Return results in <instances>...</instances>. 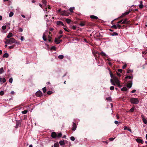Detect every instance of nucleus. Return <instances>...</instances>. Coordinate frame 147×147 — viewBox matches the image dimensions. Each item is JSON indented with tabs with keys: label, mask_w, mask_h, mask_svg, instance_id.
Instances as JSON below:
<instances>
[{
	"label": "nucleus",
	"mask_w": 147,
	"mask_h": 147,
	"mask_svg": "<svg viewBox=\"0 0 147 147\" xmlns=\"http://www.w3.org/2000/svg\"><path fill=\"white\" fill-rule=\"evenodd\" d=\"M63 36V35H61L59 36L58 37V39H60V38H61Z\"/></svg>",
	"instance_id": "obj_56"
},
{
	"label": "nucleus",
	"mask_w": 147,
	"mask_h": 147,
	"mask_svg": "<svg viewBox=\"0 0 147 147\" xmlns=\"http://www.w3.org/2000/svg\"><path fill=\"white\" fill-rule=\"evenodd\" d=\"M106 100H107L109 101H111V98L110 97H107L106 98Z\"/></svg>",
	"instance_id": "obj_36"
},
{
	"label": "nucleus",
	"mask_w": 147,
	"mask_h": 147,
	"mask_svg": "<svg viewBox=\"0 0 147 147\" xmlns=\"http://www.w3.org/2000/svg\"><path fill=\"white\" fill-rule=\"evenodd\" d=\"M42 90L43 91V92L44 93H45L47 91V89L46 87H44L42 88Z\"/></svg>",
	"instance_id": "obj_41"
},
{
	"label": "nucleus",
	"mask_w": 147,
	"mask_h": 147,
	"mask_svg": "<svg viewBox=\"0 0 147 147\" xmlns=\"http://www.w3.org/2000/svg\"><path fill=\"white\" fill-rule=\"evenodd\" d=\"M77 27L76 26H73L72 27V28L74 30H75L76 29Z\"/></svg>",
	"instance_id": "obj_60"
},
{
	"label": "nucleus",
	"mask_w": 147,
	"mask_h": 147,
	"mask_svg": "<svg viewBox=\"0 0 147 147\" xmlns=\"http://www.w3.org/2000/svg\"><path fill=\"white\" fill-rule=\"evenodd\" d=\"M113 80L114 81V82L117 84V85L119 84L120 82V81L119 80L118 78L117 77H114L113 78Z\"/></svg>",
	"instance_id": "obj_5"
},
{
	"label": "nucleus",
	"mask_w": 147,
	"mask_h": 147,
	"mask_svg": "<svg viewBox=\"0 0 147 147\" xmlns=\"http://www.w3.org/2000/svg\"><path fill=\"white\" fill-rule=\"evenodd\" d=\"M15 45L12 46H10L9 47V48L10 49H13L15 46Z\"/></svg>",
	"instance_id": "obj_49"
},
{
	"label": "nucleus",
	"mask_w": 147,
	"mask_h": 147,
	"mask_svg": "<svg viewBox=\"0 0 147 147\" xmlns=\"http://www.w3.org/2000/svg\"><path fill=\"white\" fill-rule=\"evenodd\" d=\"M4 94V92L3 91H1L0 92V95H3Z\"/></svg>",
	"instance_id": "obj_47"
},
{
	"label": "nucleus",
	"mask_w": 147,
	"mask_h": 147,
	"mask_svg": "<svg viewBox=\"0 0 147 147\" xmlns=\"http://www.w3.org/2000/svg\"><path fill=\"white\" fill-rule=\"evenodd\" d=\"M110 89L111 90H113L114 89V87L113 86H111L110 87Z\"/></svg>",
	"instance_id": "obj_44"
},
{
	"label": "nucleus",
	"mask_w": 147,
	"mask_h": 147,
	"mask_svg": "<svg viewBox=\"0 0 147 147\" xmlns=\"http://www.w3.org/2000/svg\"><path fill=\"white\" fill-rule=\"evenodd\" d=\"M5 41H4L5 44H11L14 43L15 42V39L13 38H11L9 39H7L6 38L5 39Z\"/></svg>",
	"instance_id": "obj_2"
},
{
	"label": "nucleus",
	"mask_w": 147,
	"mask_h": 147,
	"mask_svg": "<svg viewBox=\"0 0 147 147\" xmlns=\"http://www.w3.org/2000/svg\"><path fill=\"white\" fill-rule=\"evenodd\" d=\"M19 123L18 122H16V125L15 126V127L16 128H17L18 127V126H19Z\"/></svg>",
	"instance_id": "obj_53"
},
{
	"label": "nucleus",
	"mask_w": 147,
	"mask_h": 147,
	"mask_svg": "<svg viewBox=\"0 0 147 147\" xmlns=\"http://www.w3.org/2000/svg\"><path fill=\"white\" fill-rule=\"evenodd\" d=\"M127 78H129V79H131L133 78V77L131 76H126V77L125 78V79H127Z\"/></svg>",
	"instance_id": "obj_31"
},
{
	"label": "nucleus",
	"mask_w": 147,
	"mask_h": 147,
	"mask_svg": "<svg viewBox=\"0 0 147 147\" xmlns=\"http://www.w3.org/2000/svg\"><path fill=\"white\" fill-rule=\"evenodd\" d=\"M74 7H71L69 9V11H70L71 12L73 13V12H74L73 10H74Z\"/></svg>",
	"instance_id": "obj_28"
},
{
	"label": "nucleus",
	"mask_w": 147,
	"mask_h": 147,
	"mask_svg": "<svg viewBox=\"0 0 147 147\" xmlns=\"http://www.w3.org/2000/svg\"><path fill=\"white\" fill-rule=\"evenodd\" d=\"M111 35L113 36H117L118 35V33L116 32H113L110 33Z\"/></svg>",
	"instance_id": "obj_19"
},
{
	"label": "nucleus",
	"mask_w": 147,
	"mask_h": 147,
	"mask_svg": "<svg viewBox=\"0 0 147 147\" xmlns=\"http://www.w3.org/2000/svg\"><path fill=\"white\" fill-rule=\"evenodd\" d=\"M42 38L45 41H47V36L45 35V33H44L43 35Z\"/></svg>",
	"instance_id": "obj_13"
},
{
	"label": "nucleus",
	"mask_w": 147,
	"mask_h": 147,
	"mask_svg": "<svg viewBox=\"0 0 147 147\" xmlns=\"http://www.w3.org/2000/svg\"><path fill=\"white\" fill-rule=\"evenodd\" d=\"M62 22L60 21H57V24L58 25H61Z\"/></svg>",
	"instance_id": "obj_33"
},
{
	"label": "nucleus",
	"mask_w": 147,
	"mask_h": 147,
	"mask_svg": "<svg viewBox=\"0 0 147 147\" xmlns=\"http://www.w3.org/2000/svg\"><path fill=\"white\" fill-rule=\"evenodd\" d=\"M62 134L61 133H59L58 134V135H57V137L59 138L61 137Z\"/></svg>",
	"instance_id": "obj_30"
},
{
	"label": "nucleus",
	"mask_w": 147,
	"mask_h": 147,
	"mask_svg": "<svg viewBox=\"0 0 147 147\" xmlns=\"http://www.w3.org/2000/svg\"><path fill=\"white\" fill-rule=\"evenodd\" d=\"M90 18L92 19L96 20H97L98 19L97 17L94 15H91L90 16Z\"/></svg>",
	"instance_id": "obj_12"
},
{
	"label": "nucleus",
	"mask_w": 147,
	"mask_h": 147,
	"mask_svg": "<svg viewBox=\"0 0 147 147\" xmlns=\"http://www.w3.org/2000/svg\"><path fill=\"white\" fill-rule=\"evenodd\" d=\"M130 101L132 104H137L139 102L138 99L134 98H131Z\"/></svg>",
	"instance_id": "obj_3"
},
{
	"label": "nucleus",
	"mask_w": 147,
	"mask_h": 147,
	"mask_svg": "<svg viewBox=\"0 0 147 147\" xmlns=\"http://www.w3.org/2000/svg\"><path fill=\"white\" fill-rule=\"evenodd\" d=\"M111 82L112 83V85H113L114 86L116 85V84L114 82V81L113 80L111 79Z\"/></svg>",
	"instance_id": "obj_22"
},
{
	"label": "nucleus",
	"mask_w": 147,
	"mask_h": 147,
	"mask_svg": "<svg viewBox=\"0 0 147 147\" xmlns=\"http://www.w3.org/2000/svg\"><path fill=\"white\" fill-rule=\"evenodd\" d=\"M51 137L53 138H55L57 137V134L56 133L54 132H52L51 134Z\"/></svg>",
	"instance_id": "obj_6"
},
{
	"label": "nucleus",
	"mask_w": 147,
	"mask_h": 147,
	"mask_svg": "<svg viewBox=\"0 0 147 147\" xmlns=\"http://www.w3.org/2000/svg\"><path fill=\"white\" fill-rule=\"evenodd\" d=\"M14 43H16V44H17L18 45L20 44V43L18 41H17L16 40H15V42H14Z\"/></svg>",
	"instance_id": "obj_46"
},
{
	"label": "nucleus",
	"mask_w": 147,
	"mask_h": 147,
	"mask_svg": "<svg viewBox=\"0 0 147 147\" xmlns=\"http://www.w3.org/2000/svg\"><path fill=\"white\" fill-rule=\"evenodd\" d=\"M6 81V80L5 79V78H3L2 79V82L3 83H5Z\"/></svg>",
	"instance_id": "obj_54"
},
{
	"label": "nucleus",
	"mask_w": 147,
	"mask_h": 147,
	"mask_svg": "<svg viewBox=\"0 0 147 147\" xmlns=\"http://www.w3.org/2000/svg\"><path fill=\"white\" fill-rule=\"evenodd\" d=\"M9 56L8 54L7 53H5L3 55V57H7Z\"/></svg>",
	"instance_id": "obj_29"
},
{
	"label": "nucleus",
	"mask_w": 147,
	"mask_h": 147,
	"mask_svg": "<svg viewBox=\"0 0 147 147\" xmlns=\"http://www.w3.org/2000/svg\"><path fill=\"white\" fill-rule=\"evenodd\" d=\"M127 90L126 87H124L121 88V90L122 91H126Z\"/></svg>",
	"instance_id": "obj_20"
},
{
	"label": "nucleus",
	"mask_w": 147,
	"mask_h": 147,
	"mask_svg": "<svg viewBox=\"0 0 147 147\" xmlns=\"http://www.w3.org/2000/svg\"><path fill=\"white\" fill-rule=\"evenodd\" d=\"M132 85V81H130V82L128 83L127 85V87L129 88H131V87Z\"/></svg>",
	"instance_id": "obj_10"
},
{
	"label": "nucleus",
	"mask_w": 147,
	"mask_h": 147,
	"mask_svg": "<svg viewBox=\"0 0 147 147\" xmlns=\"http://www.w3.org/2000/svg\"><path fill=\"white\" fill-rule=\"evenodd\" d=\"M70 139L72 141H74L75 140V138L73 136H71L70 137Z\"/></svg>",
	"instance_id": "obj_45"
},
{
	"label": "nucleus",
	"mask_w": 147,
	"mask_h": 147,
	"mask_svg": "<svg viewBox=\"0 0 147 147\" xmlns=\"http://www.w3.org/2000/svg\"><path fill=\"white\" fill-rule=\"evenodd\" d=\"M142 3V1L140 2V4L139 5V7L140 9L143 8L144 7Z\"/></svg>",
	"instance_id": "obj_14"
},
{
	"label": "nucleus",
	"mask_w": 147,
	"mask_h": 147,
	"mask_svg": "<svg viewBox=\"0 0 147 147\" xmlns=\"http://www.w3.org/2000/svg\"><path fill=\"white\" fill-rule=\"evenodd\" d=\"M127 27V26L125 25H123V26H121V29H123L124 28H125Z\"/></svg>",
	"instance_id": "obj_50"
},
{
	"label": "nucleus",
	"mask_w": 147,
	"mask_h": 147,
	"mask_svg": "<svg viewBox=\"0 0 147 147\" xmlns=\"http://www.w3.org/2000/svg\"><path fill=\"white\" fill-rule=\"evenodd\" d=\"M62 11H61V9H59V10H58L57 12L60 13V14H61V12Z\"/></svg>",
	"instance_id": "obj_59"
},
{
	"label": "nucleus",
	"mask_w": 147,
	"mask_h": 147,
	"mask_svg": "<svg viewBox=\"0 0 147 147\" xmlns=\"http://www.w3.org/2000/svg\"><path fill=\"white\" fill-rule=\"evenodd\" d=\"M117 75L119 77H120L121 76L120 74L118 72L117 73Z\"/></svg>",
	"instance_id": "obj_64"
},
{
	"label": "nucleus",
	"mask_w": 147,
	"mask_h": 147,
	"mask_svg": "<svg viewBox=\"0 0 147 147\" xmlns=\"http://www.w3.org/2000/svg\"><path fill=\"white\" fill-rule=\"evenodd\" d=\"M117 71L120 73H121L122 71V70L121 69H118Z\"/></svg>",
	"instance_id": "obj_55"
},
{
	"label": "nucleus",
	"mask_w": 147,
	"mask_h": 147,
	"mask_svg": "<svg viewBox=\"0 0 147 147\" xmlns=\"http://www.w3.org/2000/svg\"><path fill=\"white\" fill-rule=\"evenodd\" d=\"M58 58L60 59H62L64 57V56L63 55H60L58 56Z\"/></svg>",
	"instance_id": "obj_32"
},
{
	"label": "nucleus",
	"mask_w": 147,
	"mask_h": 147,
	"mask_svg": "<svg viewBox=\"0 0 147 147\" xmlns=\"http://www.w3.org/2000/svg\"><path fill=\"white\" fill-rule=\"evenodd\" d=\"M62 33H63V31L61 30H60V31L59 32V34H62Z\"/></svg>",
	"instance_id": "obj_61"
},
{
	"label": "nucleus",
	"mask_w": 147,
	"mask_h": 147,
	"mask_svg": "<svg viewBox=\"0 0 147 147\" xmlns=\"http://www.w3.org/2000/svg\"><path fill=\"white\" fill-rule=\"evenodd\" d=\"M42 2L45 6L46 5L47 3L46 0H42Z\"/></svg>",
	"instance_id": "obj_35"
},
{
	"label": "nucleus",
	"mask_w": 147,
	"mask_h": 147,
	"mask_svg": "<svg viewBox=\"0 0 147 147\" xmlns=\"http://www.w3.org/2000/svg\"><path fill=\"white\" fill-rule=\"evenodd\" d=\"M114 123L116 124H117L119 123V122L117 121H115L114 122Z\"/></svg>",
	"instance_id": "obj_63"
},
{
	"label": "nucleus",
	"mask_w": 147,
	"mask_h": 147,
	"mask_svg": "<svg viewBox=\"0 0 147 147\" xmlns=\"http://www.w3.org/2000/svg\"><path fill=\"white\" fill-rule=\"evenodd\" d=\"M56 48L55 46H52L51 49V50L55 51L56 50Z\"/></svg>",
	"instance_id": "obj_39"
},
{
	"label": "nucleus",
	"mask_w": 147,
	"mask_h": 147,
	"mask_svg": "<svg viewBox=\"0 0 147 147\" xmlns=\"http://www.w3.org/2000/svg\"><path fill=\"white\" fill-rule=\"evenodd\" d=\"M72 126L73 127L72 128V130L73 131H74L76 129L77 127L76 124L75 123L73 122Z\"/></svg>",
	"instance_id": "obj_7"
},
{
	"label": "nucleus",
	"mask_w": 147,
	"mask_h": 147,
	"mask_svg": "<svg viewBox=\"0 0 147 147\" xmlns=\"http://www.w3.org/2000/svg\"><path fill=\"white\" fill-rule=\"evenodd\" d=\"M59 40H58L56 38L55 39V42L57 44H58L59 43Z\"/></svg>",
	"instance_id": "obj_24"
},
{
	"label": "nucleus",
	"mask_w": 147,
	"mask_h": 147,
	"mask_svg": "<svg viewBox=\"0 0 147 147\" xmlns=\"http://www.w3.org/2000/svg\"><path fill=\"white\" fill-rule=\"evenodd\" d=\"M115 138H109V140L110 141H113L114 140Z\"/></svg>",
	"instance_id": "obj_48"
},
{
	"label": "nucleus",
	"mask_w": 147,
	"mask_h": 147,
	"mask_svg": "<svg viewBox=\"0 0 147 147\" xmlns=\"http://www.w3.org/2000/svg\"><path fill=\"white\" fill-rule=\"evenodd\" d=\"M13 15V13L12 12H11L9 14V17H11Z\"/></svg>",
	"instance_id": "obj_38"
},
{
	"label": "nucleus",
	"mask_w": 147,
	"mask_h": 147,
	"mask_svg": "<svg viewBox=\"0 0 147 147\" xmlns=\"http://www.w3.org/2000/svg\"><path fill=\"white\" fill-rule=\"evenodd\" d=\"M142 120H143V122L145 124H146L147 123V121L145 119H143Z\"/></svg>",
	"instance_id": "obj_40"
},
{
	"label": "nucleus",
	"mask_w": 147,
	"mask_h": 147,
	"mask_svg": "<svg viewBox=\"0 0 147 147\" xmlns=\"http://www.w3.org/2000/svg\"><path fill=\"white\" fill-rule=\"evenodd\" d=\"M13 36V34L11 32H9L7 36V38H9Z\"/></svg>",
	"instance_id": "obj_16"
},
{
	"label": "nucleus",
	"mask_w": 147,
	"mask_h": 147,
	"mask_svg": "<svg viewBox=\"0 0 147 147\" xmlns=\"http://www.w3.org/2000/svg\"><path fill=\"white\" fill-rule=\"evenodd\" d=\"M136 141L140 143L141 144H143L144 143L143 141L141 139L139 138H137L136 139Z\"/></svg>",
	"instance_id": "obj_8"
},
{
	"label": "nucleus",
	"mask_w": 147,
	"mask_h": 147,
	"mask_svg": "<svg viewBox=\"0 0 147 147\" xmlns=\"http://www.w3.org/2000/svg\"><path fill=\"white\" fill-rule=\"evenodd\" d=\"M130 12V11H127L125 12V13H123L122 16H121L120 17V18H123V17L125 16L126 15L128 14Z\"/></svg>",
	"instance_id": "obj_9"
},
{
	"label": "nucleus",
	"mask_w": 147,
	"mask_h": 147,
	"mask_svg": "<svg viewBox=\"0 0 147 147\" xmlns=\"http://www.w3.org/2000/svg\"><path fill=\"white\" fill-rule=\"evenodd\" d=\"M100 54L103 56H105V57L108 58V56L105 53L103 52H102L100 53Z\"/></svg>",
	"instance_id": "obj_15"
},
{
	"label": "nucleus",
	"mask_w": 147,
	"mask_h": 147,
	"mask_svg": "<svg viewBox=\"0 0 147 147\" xmlns=\"http://www.w3.org/2000/svg\"><path fill=\"white\" fill-rule=\"evenodd\" d=\"M131 21H129L127 18H125L123 20H122L120 21H119L117 22V24H126L127 25H129L131 24Z\"/></svg>",
	"instance_id": "obj_1"
},
{
	"label": "nucleus",
	"mask_w": 147,
	"mask_h": 147,
	"mask_svg": "<svg viewBox=\"0 0 147 147\" xmlns=\"http://www.w3.org/2000/svg\"><path fill=\"white\" fill-rule=\"evenodd\" d=\"M117 26L118 27L119 29H121V25H119V24H117Z\"/></svg>",
	"instance_id": "obj_52"
},
{
	"label": "nucleus",
	"mask_w": 147,
	"mask_h": 147,
	"mask_svg": "<svg viewBox=\"0 0 147 147\" xmlns=\"http://www.w3.org/2000/svg\"><path fill=\"white\" fill-rule=\"evenodd\" d=\"M59 144L58 142L55 143L54 144V147H59Z\"/></svg>",
	"instance_id": "obj_23"
},
{
	"label": "nucleus",
	"mask_w": 147,
	"mask_h": 147,
	"mask_svg": "<svg viewBox=\"0 0 147 147\" xmlns=\"http://www.w3.org/2000/svg\"><path fill=\"white\" fill-rule=\"evenodd\" d=\"M85 25V22H81L80 24V25L81 26H83Z\"/></svg>",
	"instance_id": "obj_26"
},
{
	"label": "nucleus",
	"mask_w": 147,
	"mask_h": 147,
	"mask_svg": "<svg viewBox=\"0 0 147 147\" xmlns=\"http://www.w3.org/2000/svg\"><path fill=\"white\" fill-rule=\"evenodd\" d=\"M59 143L61 146H63L65 144L64 140H61Z\"/></svg>",
	"instance_id": "obj_17"
},
{
	"label": "nucleus",
	"mask_w": 147,
	"mask_h": 147,
	"mask_svg": "<svg viewBox=\"0 0 147 147\" xmlns=\"http://www.w3.org/2000/svg\"><path fill=\"white\" fill-rule=\"evenodd\" d=\"M6 26H3L2 27V29L3 30H5V29H6Z\"/></svg>",
	"instance_id": "obj_51"
},
{
	"label": "nucleus",
	"mask_w": 147,
	"mask_h": 147,
	"mask_svg": "<svg viewBox=\"0 0 147 147\" xmlns=\"http://www.w3.org/2000/svg\"><path fill=\"white\" fill-rule=\"evenodd\" d=\"M47 7H45V9H44V11H47V12H49V11H47Z\"/></svg>",
	"instance_id": "obj_62"
},
{
	"label": "nucleus",
	"mask_w": 147,
	"mask_h": 147,
	"mask_svg": "<svg viewBox=\"0 0 147 147\" xmlns=\"http://www.w3.org/2000/svg\"><path fill=\"white\" fill-rule=\"evenodd\" d=\"M69 14V13L68 12L64 10L62 11L61 12V14L60 15L63 16H68Z\"/></svg>",
	"instance_id": "obj_4"
},
{
	"label": "nucleus",
	"mask_w": 147,
	"mask_h": 147,
	"mask_svg": "<svg viewBox=\"0 0 147 147\" xmlns=\"http://www.w3.org/2000/svg\"><path fill=\"white\" fill-rule=\"evenodd\" d=\"M24 40V37L23 36H21L20 38V40L21 41H23Z\"/></svg>",
	"instance_id": "obj_58"
},
{
	"label": "nucleus",
	"mask_w": 147,
	"mask_h": 147,
	"mask_svg": "<svg viewBox=\"0 0 147 147\" xmlns=\"http://www.w3.org/2000/svg\"><path fill=\"white\" fill-rule=\"evenodd\" d=\"M4 72V70L3 69V67H1L0 68V74H2Z\"/></svg>",
	"instance_id": "obj_21"
},
{
	"label": "nucleus",
	"mask_w": 147,
	"mask_h": 147,
	"mask_svg": "<svg viewBox=\"0 0 147 147\" xmlns=\"http://www.w3.org/2000/svg\"><path fill=\"white\" fill-rule=\"evenodd\" d=\"M66 22L67 24H69L71 22V20L67 18L66 19Z\"/></svg>",
	"instance_id": "obj_25"
},
{
	"label": "nucleus",
	"mask_w": 147,
	"mask_h": 147,
	"mask_svg": "<svg viewBox=\"0 0 147 147\" xmlns=\"http://www.w3.org/2000/svg\"><path fill=\"white\" fill-rule=\"evenodd\" d=\"M47 93L48 94L50 95L53 93V92L51 91H47Z\"/></svg>",
	"instance_id": "obj_37"
},
{
	"label": "nucleus",
	"mask_w": 147,
	"mask_h": 147,
	"mask_svg": "<svg viewBox=\"0 0 147 147\" xmlns=\"http://www.w3.org/2000/svg\"><path fill=\"white\" fill-rule=\"evenodd\" d=\"M135 109V107L134 106L129 110V112L133 113L134 112Z\"/></svg>",
	"instance_id": "obj_18"
},
{
	"label": "nucleus",
	"mask_w": 147,
	"mask_h": 147,
	"mask_svg": "<svg viewBox=\"0 0 147 147\" xmlns=\"http://www.w3.org/2000/svg\"><path fill=\"white\" fill-rule=\"evenodd\" d=\"M28 111L26 110H24V111H22V113L23 114H25L27 113Z\"/></svg>",
	"instance_id": "obj_34"
},
{
	"label": "nucleus",
	"mask_w": 147,
	"mask_h": 147,
	"mask_svg": "<svg viewBox=\"0 0 147 147\" xmlns=\"http://www.w3.org/2000/svg\"><path fill=\"white\" fill-rule=\"evenodd\" d=\"M42 95V93L40 90L37 91V96L40 97Z\"/></svg>",
	"instance_id": "obj_11"
},
{
	"label": "nucleus",
	"mask_w": 147,
	"mask_h": 147,
	"mask_svg": "<svg viewBox=\"0 0 147 147\" xmlns=\"http://www.w3.org/2000/svg\"><path fill=\"white\" fill-rule=\"evenodd\" d=\"M110 74L111 76V78H114V77H115V76H114L113 74V73L111 71H110Z\"/></svg>",
	"instance_id": "obj_27"
},
{
	"label": "nucleus",
	"mask_w": 147,
	"mask_h": 147,
	"mask_svg": "<svg viewBox=\"0 0 147 147\" xmlns=\"http://www.w3.org/2000/svg\"><path fill=\"white\" fill-rule=\"evenodd\" d=\"M111 28L115 29H117V26L116 25H113L111 26Z\"/></svg>",
	"instance_id": "obj_42"
},
{
	"label": "nucleus",
	"mask_w": 147,
	"mask_h": 147,
	"mask_svg": "<svg viewBox=\"0 0 147 147\" xmlns=\"http://www.w3.org/2000/svg\"><path fill=\"white\" fill-rule=\"evenodd\" d=\"M9 82L11 83H12V82H13V79L12 78H10L9 79Z\"/></svg>",
	"instance_id": "obj_43"
},
{
	"label": "nucleus",
	"mask_w": 147,
	"mask_h": 147,
	"mask_svg": "<svg viewBox=\"0 0 147 147\" xmlns=\"http://www.w3.org/2000/svg\"><path fill=\"white\" fill-rule=\"evenodd\" d=\"M127 65L126 64H125L122 67V68L123 69H124L126 67H127Z\"/></svg>",
	"instance_id": "obj_57"
}]
</instances>
